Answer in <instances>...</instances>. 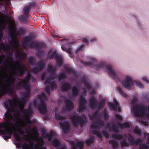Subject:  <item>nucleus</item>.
Listing matches in <instances>:
<instances>
[{"label":"nucleus","instance_id":"f704fd0d","mask_svg":"<svg viewBox=\"0 0 149 149\" xmlns=\"http://www.w3.org/2000/svg\"><path fill=\"white\" fill-rule=\"evenodd\" d=\"M118 125L121 129H123V128H128L130 127L129 124L127 122H126L125 123H123V124L119 123Z\"/></svg>","mask_w":149,"mask_h":149},{"label":"nucleus","instance_id":"6e6552de","mask_svg":"<svg viewBox=\"0 0 149 149\" xmlns=\"http://www.w3.org/2000/svg\"><path fill=\"white\" fill-rule=\"evenodd\" d=\"M5 77L6 78H7V79L6 80L5 82H8L7 84V88L5 89L3 88L2 90L0 91V97H1L6 93L11 95L13 94V90L10 88H13V85L14 84L15 81L9 79V77H8L7 74Z\"/></svg>","mask_w":149,"mask_h":149},{"label":"nucleus","instance_id":"6e6d98bb","mask_svg":"<svg viewBox=\"0 0 149 149\" xmlns=\"http://www.w3.org/2000/svg\"><path fill=\"white\" fill-rule=\"evenodd\" d=\"M134 83L136 84V85L138 86L139 87L141 88H143V84L140 82L139 81H134Z\"/></svg>","mask_w":149,"mask_h":149},{"label":"nucleus","instance_id":"423d86ee","mask_svg":"<svg viewBox=\"0 0 149 149\" xmlns=\"http://www.w3.org/2000/svg\"><path fill=\"white\" fill-rule=\"evenodd\" d=\"M71 119L73 125L74 127H77L78 125L82 126L85 124L86 120V118L84 115L79 116L76 113H72L71 114L70 117Z\"/></svg>","mask_w":149,"mask_h":149},{"label":"nucleus","instance_id":"7ed1b4c3","mask_svg":"<svg viewBox=\"0 0 149 149\" xmlns=\"http://www.w3.org/2000/svg\"><path fill=\"white\" fill-rule=\"evenodd\" d=\"M91 60L92 62H84L82 61L81 62L86 66H94L97 70L100 68H106L107 69V72L110 76H112L113 78L115 80H117L119 78L116 72L112 68L111 65H107L102 62L97 63L96 60L93 58H91Z\"/></svg>","mask_w":149,"mask_h":149},{"label":"nucleus","instance_id":"5fc2aeb1","mask_svg":"<svg viewBox=\"0 0 149 149\" xmlns=\"http://www.w3.org/2000/svg\"><path fill=\"white\" fill-rule=\"evenodd\" d=\"M50 84V86L52 90H53L54 88H55V89L57 88V85L54 82H53L51 83Z\"/></svg>","mask_w":149,"mask_h":149},{"label":"nucleus","instance_id":"6ab92c4d","mask_svg":"<svg viewBox=\"0 0 149 149\" xmlns=\"http://www.w3.org/2000/svg\"><path fill=\"white\" fill-rule=\"evenodd\" d=\"M98 101L97 98L94 96L91 97L89 100V105L91 108L94 109L97 106Z\"/></svg>","mask_w":149,"mask_h":149},{"label":"nucleus","instance_id":"b1692460","mask_svg":"<svg viewBox=\"0 0 149 149\" xmlns=\"http://www.w3.org/2000/svg\"><path fill=\"white\" fill-rule=\"evenodd\" d=\"M108 104L109 107L113 111H116L117 108L118 106V102L116 100L114 101V103L112 104L111 103L109 102Z\"/></svg>","mask_w":149,"mask_h":149},{"label":"nucleus","instance_id":"2eb2a0df","mask_svg":"<svg viewBox=\"0 0 149 149\" xmlns=\"http://www.w3.org/2000/svg\"><path fill=\"white\" fill-rule=\"evenodd\" d=\"M37 66L35 67L32 70V72L34 73L37 74L39 71L42 70L44 68L45 63L42 60H40L37 63Z\"/></svg>","mask_w":149,"mask_h":149},{"label":"nucleus","instance_id":"9b49d317","mask_svg":"<svg viewBox=\"0 0 149 149\" xmlns=\"http://www.w3.org/2000/svg\"><path fill=\"white\" fill-rule=\"evenodd\" d=\"M134 83V81L130 77L128 76H126L125 79L122 81L123 86L128 90L131 89Z\"/></svg>","mask_w":149,"mask_h":149},{"label":"nucleus","instance_id":"58836bf2","mask_svg":"<svg viewBox=\"0 0 149 149\" xmlns=\"http://www.w3.org/2000/svg\"><path fill=\"white\" fill-rule=\"evenodd\" d=\"M95 138L91 137L89 139H87L86 141V143L88 145H89L93 143Z\"/></svg>","mask_w":149,"mask_h":149},{"label":"nucleus","instance_id":"bb28decb","mask_svg":"<svg viewBox=\"0 0 149 149\" xmlns=\"http://www.w3.org/2000/svg\"><path fill=\"white\" fill-rule=\"evenodd\" d=\"M56 69V67L52 66L49 64L48 65L47 71L48 72H49L50 74H54Z\"/></svg>","mask_w":149,"mask_h":149},{"label":"nucleus","instance_id":"052dcab7","mask_svg":"<svg viewBox=\"0 0 149 149\" xmlns=\"http://www.w3.org/2000/svg\"><path fill=\"white\" fill-rule=\"evenodd\" d=\"M50 86L48 85L46 86L45 88V90L46 92L48 94L50 93Z\"/></svg>","mask_w":149,"mask_h":149},{"label":"nucleus","instance_id":"1a4fd4ad","mask_svg":"<svg viewBox=\"0 0 149 149\" xmlns=\"http://www.w3.org/2000/svg\"><path fill=\"white\" fill-rule=\"evenodd\" d=\"M24 137L26 141H29V143H23L22 145V149H31V148H33L34 142L31 140L29 136L27 134H25L24 135ZM34 146L36 149H47L45 147L40 148L38 146L37 144L35 145Z\"/></svg>","mask_w":149,"mask_h":149},{"label":"nucleus","instance_id":"c756f323","mask_svg":"<svg viewBox=\"0 0 149 149\" xmlns=\"http://www.w3.org/2000/svg\"><path fill=\"white\" fill-rule=\"evenodd\" d=\"M109 143L111 144L113 149H116L118 146V142L114 140H110L109 141Z\"/></svg>","mask_w":149,"mask_h":149},{"label":"nucleus","instance_id":"ddd939ff","mask_svg":"<svg viewBox=\"0 0 149 149\" xmlns=\"http://www.w3.org/2000/svg\"><path fill=\"white\" fill-rule=\"evenodd\" d=\"M31 77V74L30 72L27 73L25 78L22 80L20 81L17 86L21 87H30L29 82Z\"/></svg>","mask_w":149,"mask_h":149},{"label":"nucleus","instance_id":"a18cd8bd","mask_svg":"<svg viewBox=\"0 0 149 149\" xmlns=\"http://www.w3.org/2000/svg\"><path fill=\"white\" fill-rule=\"evenodd\" d=\"M13 48H14V46L12 43L11 44V45L10 46H7L6 47V48L8 50H9L10 49L12 50V51L11 52H9V55H13V50H14Z\"/></svg>","mask_w":149,"mask_h":149},{"label":"nucleus","instance_id":"69168bd1","mask_svg":"<svg viewBox=\"0 0 149 149\" xmlns=\"http://www.w3.org/2000/svg\"><path fill=\"white\" fill-rule=\"evenodd\" d=\"M115 116L116 119L118 120H122V118L121 116L118 114H116L115 115Z\"/></svg>","mask_w":149,"mask_h":149},{"label":"nucleus","instance_id":"e2e57ef3","mask_svg":"<svg viewBox=\"0 0 149 149\" xmlns=\"http://www.w3.org/2000/svg\"><path fill=\"white\" fill-rule=\"evenodd\" d=\"M46 76V73L45 72H44L42 74L41 76V79L42 80H44L45 79V77Z\"/></svg>","mask_w":149,"mask_h":149},{"label":"nucleus","instance_id":"473e14b6","mask_svg":"<svg viewBox=\"0 0 149 149\" xmlns=\"http://www.w3.org/2000/svg\"><path fill=\"white\" fill-rule=\"evenodd\" d=\"M52 144L54 147L58 148L61 145L60 142L57 139L53 140L52 141Z\"/></svg>","mask_w":149,"mask_h":149},{"label":"nucleus","instance_id":"4468645a","mask_svg":"<svg viewBox=\"0 0 149 149\" xmlns=\"http://www.w3.org/2000/svg\"><path fill=\"white\" fill-rule=\"evenodd\" d=\"M65 108L62 109V113H65L66 111H69L72 109L74 107V103L71 100L66 99L64 101Z\"/></svg>","mask_w":149,"mask_h":149},{"label":"nucleus","instance_id":"dca6fc26","mask_svg":"<svg viewBox=\"0 0 149 149\" xmlns=\"http://www.w3.org/2000/svg\"><path fill=\"white\" fill-rule=\"evenodd\" d=\"M71 145V149H82L84 146V143L82 141L77 142L76 143L73 141L70 142Z\"/></svg>","mask_w":149,"mask_h":149},{"label":"nucleus","instance_id":"680f3d73","mask_svg":"<svg viewBox=\"0 0 149 149\" xmlns=\"http://www.w3.org/2000/svg\"><path fill=\"white\" fill-rule=\"evenodd\" d=\"M50 78L47 77L45 81V84L46 85L48 84H50Z\"/></svg>","mask_w":149,"mask_h":149},{"label":"nucleus","instance_id":"f257e3e1","mask_svg":"<svg viewBox=\"0 0 149 149\" xmlns=\"http://www.w3.org/2000/svg\"><path fill=\"white\" fill-rule=\"evenodd\" d=\"M17 100L14 98L12 99H8L7 102L8 104H5V108L7 109V111L5 113V117L3 118V121L0 125V128H3L4 131H2L3 134V137L5 140L10 139L11 135L13 133V136L16 141L17 142H21V141L24 139V138L20 137L19 135L16 132L19 133L20 134L22 135L25 133L19 126L20 123L18 121H16L14 123L12 121L13 118V115L12 114L11 111L13 110V107H15L16 103L15 101Z\"/></svg>","mask_w":149,"mask_h":149},{"label":"nucleus","instance_id":"412c9836","mask_svg":"<svg viewBox=\"0 0 149 149\" xmlns=\"http://www.w3.org/2000/svg\"><path fill=\"white\" fill-rule=\"evenodd\" d=\"M42 135L44 137L48 138L49 141H50L53 137L55 135V133L53 131H51L49 134H46L45 131H43L42 132Z\"/></svg>","mask_w":149,"mask_h":149},{"label":"nucleus","instance_id":"49530a36","mask_svg":"<svg viewBox=\"0 0 149 149\" xmlns=\"http://www.w3.org/2000/svg\"><path fill=\"white\" fill-rule=\"evenodd\" d=\"M31 8L28 5H25L23 8L24 13L30 12V9Z\"/></svg>","mask_w":149,"mask_h":149},{"label":"nucleus","instance_id":"c85d7f7f","mask_svg":"<svg viewBox=\"0 0 149 149\" xmlns=\"http://www.w3.org/2000/svg\"><path fill=\"white\" fill-rule=\"evenodd\" d=\"M82 79L84 84L86 87V88L88 90L91 89V87L90 85L88 83H87V79L86 77L83 76Z\"/></svg>","mask_w":149,"mask_h":149},{"label":"nucleus","instance_id":"c03bdc74","mask_svg":"<svg viewBox=\"0 0 149 149\" xmlns=\"http://www.w3.org/2000/svg\"><path fill=\"white\" fill-rule=\"evenodd\" d=\"M117 90L119 93L123 96L125 97H127V94L123 91L120 88L118 87Z\"/></svg>","mask_w":149,"mask_h":149},{"label":"nucleus","instance_id":"338daca9","mask_svg":"<svg viewBox=\"0 0 149 149\" xmlns=\"http://www.w3.org/2000/svg\"><path fill=\"white\" fill-rule=\"evenodd\" d=\"M29 12L24 13V16L26 18H30L31 17L30 14L29 13Z\"/></svg>","mask_w":149,"mask_h":149},{"label":"nucleus","instance_id":"5701e85b","mask_svg":"<svg viewBox=\"0 0 149 149\" xmlns=\"http://www.w3.org/2000/svg\"><path fill=\"white\" fill-rule=\"evenodd\" d=\"M71 88V86L69 83L65 82L61 85V89L64 91H65L70 89Z\"/></svg>","mask_w":149,"mask_h":149},{"label":"nucleus","instance_id":"0e129e2a","mask_svg":"<svg viewBox=\"0 0 149 149\" xmlns=\"http://www.w3.org/2000/svg\"><path fill=\"white\" fill-rule=\"evenodd\" d=\"M22 141V140L21 141ZM19 143H15V144L16 146V147L17 148H19L21 146V143L22 142H19Z\"/></svg>","mask_w":149,"mask_h":149},{"label":"nucleus","instance_id":"603ef678","mask_svg":"<svg viewBox=\"0 0 149 149\" xmlns=\"http://www.w3.org/2000/svg\"><path fill=\"white\" fill-rule=\"evenodd\" d=\"M25 33V32L24 31L23 29L22 28H20L18 30L17 32V34L19 35H23Z\"/></svg>","mask_w":149,"mask_h":149},{"label":"nucleus","instance_id":"a211bd4d","mask_svg":"<svg viewBox=\"0 0 149 149\" xmlns=\"http://www.w3.org/2000/svg\"><path fill=\"white\" fill-rule=\"evenodd\" d=\"M128 139L129 141L131 143L132 145L134 144L138 145L139 143H141L142 142V140L140 138L136 140L133 141L134 140V138L133 136L130 134H128Z\"/></svg>","mask_w":149,"mask_h":149},{"label":"nucleus","instance_id":"a19ab883","mask_svg":"<svg viewBox=\"0 0 149 149\" xmlns=\"http://www.w3.org/2000/svg\"><path fill=\"white\" fill-rule=\"evenodd\" d=\"M36 61V59L34 57L32 56H31L30 57L28 61L31 65H35V62Z\"/></svg>","mask_w":149,"mask_h":149},{"label":"nucleus","instance_id":"f8f14e48","mask_svg":"<svg viewBox=\"0 0 149 149\" xmlns=\"http://www.w3.org/2000/svg\"><path fill=\"white\" fill-rule=\"evenodd\" d=\"M10 23L8 24V28L9 29L8 34L10 35L12 40H13L15 37L16 26L15 21L13 19H10Z\"/></svg>","mask_w":149,"mask_h":149},{"label":"nucleus","instance_id":"4d7b16f0","mask_svg":"<svg viewBox=\"0 0 149 149\" xmlns=\"http://www.w3.org/2000/svg\"><path fill=\"white\" fill-rule=\"evenodd\" d=\"M111 130L116 132H118V129L116 126L115 125H113L111 127Z\"/></svg>","mask_w":149,"mask_h":149},{"label":"nucleus","instance_id":"4c0bfd02","mask_svg":"<svg viewBox=\"0 0 149 149\" xmlns=\"http://www.w3.org/2000/svg\"><path fill=\"white\" fill-rule=\"evenodd\" d=\"M95 123H97L98 125V127L100 126L102 127L104 125V122L100 119H98L95 121L94 122Z\"/></svg>","mask_w":149,"mask_h":149},{"label":"nucleus","instance_id":"13d9d810","mask_svg":"<svg viewBox=\"0 0 149 149\" xmlns=\"http://www.w3.org/2000/svg\"><path fill=\"white\" fill-rule=\"evenodd\" d=\"M28 5L30 6L31 8L32 7H34L37 5V3L35 1L30 2L29 3Z\"/></svg>","mask_w":149,"mask_h":149},{"label":"nucleus","instance_id":"aec40b11","mask_svg":"<svg viewBox=\"0 0 149 149\" xmlns=\"http://www.w3.org/2000/svg\"><path fill=\"white\" fill-rule=\"evenodd\" d=\"M60 125L62 127L63 132L66 133L69 131V124L68 122L66 121L60 123Z\"/></svg>","mask_w":149,"mask_h":149},{"label":"nucleus","instance_id":"4be33fe9","mask_svg":"<svg viewBox=\"0 0 149 149\" xmlns=\"http://www.w3.org/2000/svg\"><path fill=\"white\" fill-rule=\"evenodd\" d=\"M16 58H18L19 57L21 59H24L26 58V55L25 53L20 51L18 49H17L15 53Z\"/></svg>","mask_w":149,"mask_h":149},{"label":"nucleus","instance_id":"7c9ffc66","mask_svg":"<svg viewBox=\"0 0 149 149\" xmlns=\"http://www.w3.org/2000/svg\"><path fill=\"white\" fill-rule=\"evenodd\" d=\"M120 144L121 147L122 148L128 147L130 146L129 143L126 141L125 139H123L121 140Z\"/></svg>","mask_w":149,"mask_h":149},{"label":"nucleus","instance_id":"f3484780","mask_svg":"<svg viewBox=\"0 0 149 149\" xmlns=\"http://www.w3.org/2000/svg\"><path fill=\"white\" fill-rule=\"evenodd\" d=\"M79 108L78 111L79 112H81L86 109L85 105L86 103V101L83 97L81 96L79 101Z\"/></svg>","mask_w":149,"mask_h":149},{"label":"nucleus","instance_id":"cd10ccee","mask_svg":"<svg viewBox=\"0 0 149 149\" xmlns=\"http://www.w3.org/2000/svg\"><path fill=\"white\" fill-rule=\"evenodd\" d=\"M64 69L66 73L68 74H72L75 73L74 70L71 67L65 66L64 67Z\"/></svg>","mask_w":149,"mask_h":149},{"label":"nucleus","instance_id":"e433bc0d","mask_svg":"<svg viewBox=\"0 0 149 149\" xmlns=\"http://www.w3.org/2000/svg\"><path fill=\"white\" fill-rule=\"evenodd\" d=\"M58 55L55 52H52L49 56V58L50 59L53 58H56V57Z\"/></svg>","mask_w":149,"mask_h":149},{"label":"nucleus","instance_id":"79ce46f5","mask_svg":"<svg viewBox=\"0 0 149 149\" xmlns=\"http://www.w3.org/2000/svg\"><path fill=\"white\" fill-rule=\"evenodd\" d=\"M93 134L96 135L99 138H102V136L101 133L97 130H93L92 131Z\"/></svg>","mask_w":149,"mask_h":149},{"label":"nucleus","instance_id":"f03ea898","mask_svg":"<svg viewBox=\"0 0 149 149\" xmlns=\"http://www.w3.org/2000/svg\"><path fill=\"white\" fill-rule=\"evenodd\" d=\"M34 39V34L33 33H31L29 36L24 38L23 39V47L25 48H27L30 47L32 48L36 49L38 50L36 55L38 57L41 58L43 55L44 53V51L42 50V49L46 48V45L44 42H40L36 41L29 45L28 43L30 42Z\"/></svg>","mask_w":149,"mask_h":149},{"label":"nucleus","instance_id":"20e7f679","mask_svg":"<svg viewBox=\"0 0 149 149\" xmlns=\"http://www.w3.org/2000/svg\"><path fill=\"white\" fill-rule=\"evenodd\" d=\"M137 101L136 97H134L131 101V104H134L131 109V111L134 114L135 116L137 117H141L144 114L145 106L142 104L139 105L135 104Z\"/></svg>","mask_w":149,"mask_h":149},{"label":"nucleus","instance_id":"9d476101","mask_svg":"<svg viewBox=\"0 0 149 149\" xmlns=\"http://www.w3.org/2000/svg\"><path fill=\"white\" fill-rule=\"evenodd\" d=\"M15 65L17 66L16 68V74L17 76H22L23 75L26 71L28 70L26 64H22L21 67H20V63L18 61H16Z\"/></svg>","mask_w":149,"mask_h":149},{"label":"nucleus","instance_id":"ea45409f","mask_svg":"<svg viewBox=\"0 0 149 149\" xmlns=\"http://www.w3.org/2000/svg\"><path fill=\"white\" fill-rule=\"evenodd\" d=\"M105 103V101L104 100L100 101L99 102L98 104H97V106L98 107V109H100L103 108L104 106Z\"/></svg>","mask_w":149,"mask_h":149},{"label":"nucleus","instance_id":"864d4df0","mask_svg":"<svg viewBox=\"0 0 149 149\" xmlns=\"http://www.w3.org/2000/svg\"><path fill=\"white\" fill-rule=\"evenodd\" d=\"M103 115L105 119L107 120L109 118L108 113L106 110H104L103 112Z\"/></svg>","mask_w":149,"mask_h":149},{"label":"nucleus","instance_id":"3c124183","mask_svg":"<svg viewBox=\"0 0 149 149\" xmlns=\"http://www.w3.org/2000/svg\"><path fill=\"white\" fill-rule=\"evenodd\" d=\"M94 123H92L90 125V128L92 129H98V125L95 124Z\"/></svg>","mask_w":149,"mask_h":149},{"label":"nucleus","instance_id":"a878e982","mask_svg":"<svg viewBox=\"0 0 149 149\" xmlns=\"http://www.w3.org/2000/svg\"><path fill=\"white\" fill-rule=\"evenodd\" d=\"M56 63V65L58 66L61 67L63 63V59L61 56L59 55L56 57L55 59Z\"/></svg>","mask_w":149,"mask_h":149},{"label":"nucleus","instance_id":"8fccbe9b","mask_svg":"<svg viewBox=\"0 0 149 149\" xmlns=\"http://www.w3.org/2000/svg\"><path fill=\"white\" fill-rule=\"evenodd\" d=\"M55 117L57 120L64 119L65 118V116H62L57 114H56Z\"/></svg>","mask_w":149,"mask_h":149},{"label":"nucleus","instance_id":"39448f33","mask_svg":"<svg viewBox=\"0 0 149 149\" xmlns=\"http://www.w3.org/2000/svg\"><path fill=\"white\" fill-rule=\"evenodd\" d=\"M45 97V95L43 93L37 95V98L39 100L40 102L38 104L37 100L35 99L33 103L35 107H37L40 112L42 114H45L47 113L46 108L43 98Z\"/></svg>","mask_w":149,"mask_h":149},{"label":"nucleus","instance_id":"2f4dec72","mask_svg":"<svg viewBox=\"0 0 149 149\" xmlns=\"http://www.w3.org/2000/svg\"><path fill=\"white\" fill-rule=\"evenodd\" d=\"M72 93L73 96H77L79 93V91L78 88L74 86L72 88Z\"/></svg>","mask_w":149,"mask_h":149},{"label":"nucleus","instance_id":"393cba45","mask_svg":"<svg viewBox=\"0 0 149 149\" xmlns=\"http://www.w3.org/2000/svg\"><path fill=\"white\" fill-rule=\"evenodd\" d=\"M24 89L26 90V91L24 94V98L28 99L30 94L31 89L30 87H22Z\"/></svg>","mask_w":149,"mask_h":149},{"label":"nucleus","instance_id":"bf43d9fd","mask_svg":"<svg viewBox=\"0 0 149 149\" xmlns=\"http://www.w3.org/2000/svg\"><path fill=\"white\" fill-rule=\"evenodd\" d=\"M102 133L104 136L105 137L106 139L108 138L109 137V135L107 131H102Z\"/></svg>","mask_w":149,"mask_h":149},{"label":"nucleus","instance_id":"c9c22d12","mask_svg":"<svg viewBox=\"0 0 149 149\" xmlns=\"http://www.w3.org/2000/svg\"><path fill=\"white\" fill-rule=\"evenodd\" d=\"M57 77L59 81L66 78V75L64 72L60 73L58 75Z\"/></svg>","mask_w":149,"mask_h":149},{"label":"nucleus","instance_id":"72a5a7b5","mask_svg":"<svg viewBox=\"0 0 149 149\" xmlns=\"http://www.w3.org/2000/svg\"><path fill=\"white\" fill-rule=\"evenodd\" d=\"M113 138L115 139H118L119 140L122 139L123 138V135L120 134H113L112 135Z\"/></svg>","mask_w":149,"mask_h":149},{"label":"nucleus","instance_id":"37998d69","mask_svg":"<svg viewBox=\"0 0 149 149\" xmlns=\"http://www.w3.org/2000/svg\"><path fill=\"white\" fill-rule=\"evenodd\" d=\"M139 149H148L149 146L145 143H141L139 145Z\"/></svg>","mask_w":149,"mask_h":149},{"label":"nucleus","instance_id":"de8ad7c7","mask_svg":"<svg viewBox=\"0 0 149 149\" xmlns=\"http://www.w3.org/2000/svg\"><path fill=\"white\" fill-rule=\"evenodd\" d=\"M133 132L134 133L137 134L139 135H140L141 134V130L140 129L136 128L133 130Z\"/></svg>","mask_w":149,"mask_h":149},{"label":"nucleus","instance_id":"09e8293b","mask_svg":"<svg viewBox=\"0 0 149 149\" xmlns=\"http://www.w3.org/2000/svg\"><path fill=\"white\" fill-rule=\"evenodd\" d=\"M98 114V112L96 111L93 114V115L90 116V118L91 120L95 119L97 118V116Z\"/></svg>","mask_w":149,"mask_h":149},{"label":"nucleus","instance_id":"774afa93","mask_svg":"<svg viewBox=\"0 0 149 149\" xmlns=\"http://www.w3.org/2000/svg\"><path fill=\"white\" fill-rule=\"evenodd\" d=\"M27 99L23 97L21 100V101L22 103L23 104H25L27 100Z\"/></svg>","mask_w":149,"mask_h":149},{"label":"nucleus","instance_id":"0eeeda50","mask_svg":"<svg viewBox=\"0 0 149 149\" xmlns=\"http://www.w3.org/2000/svg\"><path fill=\"white\" fill-rule=\"evenodd\" d=\"M18 107L20 110L22 112L23 117L24 120L28 123L30 122V118L31 116L33 111L31 108L29 107L28 109H24V106L23 104H18Z\"/></svg>","mask_w":149,"mask_h":149}]
</instances>
